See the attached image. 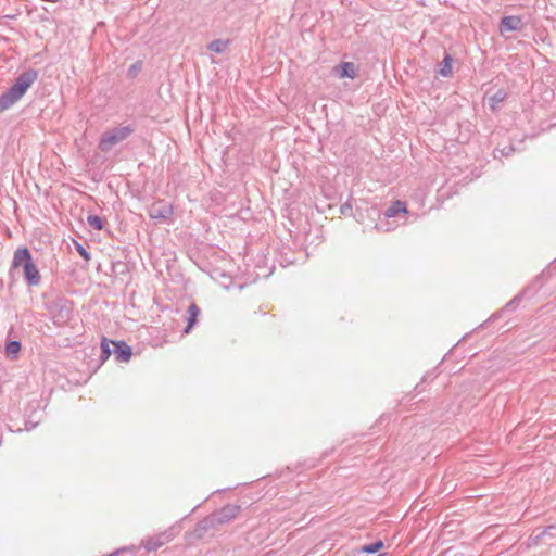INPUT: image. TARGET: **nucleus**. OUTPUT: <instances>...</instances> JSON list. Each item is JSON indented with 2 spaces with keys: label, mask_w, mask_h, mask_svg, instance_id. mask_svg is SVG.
Wrapping results in <instances>:
<instances>
[{
  "label": "nucleus",
  "mask_w": 556,
  "mask_h": 556,
  "mask_svg": "<svg viewBox=\"0 0 556 556\" xmlns=\"http://www.w3.org/2000/svg\"><path fill=\"white\" fill-rule=\"evenodd\" d=\"M13 268L22 267L24 271V277L28 286H38L40 283V274L33 262L31 254L27 248H18L14 252Z\"/></svg>",
  "instance_id": "f257e3e1"
},
{
  "label": "nucleus",
  "mask_w": 556,
  "mask_h": 556,
  "mask_svg": "<svg viewBox=\"0 0 556 556\" xmlns=\"http://www.w3.org/2000/svg\"><path fill=\"white\" fill-rule=\"evenodd\" d=\"M135 129L130 125L116 127L102 134L99 141V149L109 152L115 144L126 140Z\"/></svg>",
  "instance_id": "f03ea898"
},
{
  "label": "nucleus",
  "mask_w": 556,
  "mask_h": 556,
  "mask_svg": "<svg viewBox=\"0 0 556 556\" xmlns=\"http://www.w3.org/2000/svg\"><path fill=\"white\" fill-rule=\"evenodd\" d=\"M241 510V507L233 504H227L216 513L212 514L207 519L211 526L223 525L235 519Z\"/></svg>",
  "instance_id": "7ed1b4c3"
},
{
  "label": "nucleus",
  "mask_w": 556,
  "mask_h": 556,
  "mask_svg": "<svg viewBox=\"0 0 556 556\" xmlns=\"http://www.w3.org/2000/svg\"><path fill=\"white\" fill-rule=\"evenodd\" d=\"M38 77V73L35 70H28L23 72L15 79L14 84L10 87L13 92L21 99L27 89L35 83Z\"/></svg>",
  "instance_id": "20e7f679"
},
{
  "label": "nucleus",
  "mask_w": 556,
  "mask_h": 556,
  "mask_svg": "<svg viewBox=\"0 0 556 556\" xmlns=\"http://www.w3.org/2000/svg\"><path fill=\"white\" fill-rule=\"evenodd\" d=\"M38 77V73L35 70H28L23 72L15 79L14 84L10 87L13 92L21 99L27 89L35 83Z\"/></svg>",
  "instance_id": "39448f33"
},
{
  "label": "nucleus",
  "mask_w": 556,
  "mask_h": 556,
  "mask_svg": "<svg viewBox=\"0 0 556 556\" xmlns=\"http://www.w3.org/2000/svg\"><path fill=\"white\" fill-rule=\"evenodd\" d=\"M174 213L173 206L164 202L153 203L148 211L149 217L152 219L165 222L172 217Z\"/></svg>",
  "instance_id": "423d86ee"
},
{
  "label": "nucleus",
  "mask_w": 556,
  "mask_h": 556,
  "mask_svg": "<svg viewBox=\"0 0 556 556\" xmlns=\"http://www.w3.org/2000/svg\"><path fill=\"white\" fill-rule=\"evenodd\" d=\"M170 540H172L170 533L163 532L159 535L147 539L143 542V547L148 552H153V551L159 549L161 546H163L166 542H169Z\"/></svg>",
  "instance_id": "0eeeda50"
},
{
  "label": "nucleus",
  "mask_w": 556,
  "mask_h": 556,
  "mask_svg": "<svg viewBox=\"0 0 556 556\" xmlns=\"http://www.w3.org/2000/svg\"><path fill=\"white\" fill-rule=\"evenodd\" d=\"M115 358L118 362H128L131 357V348L124 341L113 342Z\"/></svg>",
  "instance_id": "6e6552de"
},
{
  "label": "nucleus",
  "mask_w": 556,
  "mask_h": 556,
  "mask_svg": "<svg viewBox=\"0 0 556 556\" xmlns=\"http://www.w3.org/2000/svg\"><path fill=\"white\" fill-rule=\"evenodd\" d=\"M522 26L521 18L519 16H504L501 20V30L502 31H515L519 30Z\"/></svg>",
  "instance_id": "1a4fd4ad"
},
{
  "label": "nucleus",
  "mask_w": 556,
  "mask_h": 556,
  "mask_svg": "<svg viewBox=\"0 0 556 556\" xmlns=\"http://www.w3.org/2000/svg\"><path fill=\"white\" fill-rule=\"evenodd\" d=\"M18 100L20 98L13 92L11 88H9L0 96V112L10 109Z\"/></svg>",
  "instance_id": "9d476101"
},
{
  "label": "nucleus",
  "mask_w": 556,
  "mask_h": 556,
  "mask_svg": "<svg viewBox=\"0 0 556 556\" xmlns=\"http://www.w3.org/2000/svg\"><path fill=\"white\" fill-rule=\"evenodd\" d=\"M200 308L198 307V305L195 303H191L188 307V324H187V327L185 329V332L188 333L191 328L197 324L198 321V317L200 315Z\"/></svg>",
  "instance_id": "9b49d317"
},
{
  "label": "nucleus",
  "mask_w": 556,
  "mask_h": 556,
  "mask_svg": "<svg viewBox=\"0 0 556 556\" xmlns=\"http://www.w3.org/2000/svg\"><path fill=\"white\" fill-rule=\"evenodd\" d=\"M406 205L404 202L396 200L394 201L390 207H388L384 212L386 218H392L399 215L400 213H406Z\"/></svg>",
  "instance_id": "f8f14e48"
},
{
  "label": "nucleus",
  "mask_w": 556,
  "mask_h": 556,
  "mask_svg": "<svg viewBox=\"0 0 556 556\" xmlns=\"http://www.w3.org/2000/svg\"><path fill=\"white\" fill-rule=\"evenodd\" d=\"M506 99V92L503 89H498L494 94L489 98V104L492 111H495L500 103Z\"/></svg>",
  "instance_id": "ddd939ff"
},
{
  "label": "nucleus",
  "mask_w": 556,
  "mask_h": 556,
  "mask_svg": "<svg viewBox=\"0 0 556 556\" xmlns=\"http://www.w3.org/2000/svg\"><path fill=\"white\" fill-rule=\"evenodd\" d=\"M229 46V40L215 39L210 42L208 50L215 53H223Z\"/></svg>",
  "instance_id": "4468645a"
},
{
  "label": "nucleus",
  "mask_w": 556,
  "mask_h": 556,
  "mask_svg": "<svg viewBox=\"0 0 556 556\" xmlns=\"http://www.w3.org/2000/svg\"><path fill=\"white\" fill-rule=\"evenodd\" d=\"M452 56L450 54H445L442 63H441V66H440V70H439V74L443 77H447L451 75L452 73Z\"/></svg>",
  "instance_id": "2eb2a0df"
},
{
  "label": "nucleus",
  "mask_w": 556,
  "mask_h": 556,
  "mask_svg": "<svg viewBox=\"0 0 556 556\" xmlns=\"http://www.w3.org/2000/svg\"><path fill=\"white\" fill-rule=\"evenodd\" d=\"M87 224L94 230H102L104 227V220L98 215H88Z\"/></svg>",
  "instance_id": "dca6fc26"
},
{
  "label": "nucleus",
  "mask_w": 556,
  "mask_h": 556,
  "mask_svg": "<svg viewBox=\"0 0 556 556\" xmlns=\"http://www.w3.org/2000/svg\"><path fill=\"white\" fill-rule=\"evenodd\" d=\"M114 341H109L106 338H103L102 341H101V356L100 358L102 361H105L110 357V355L112 354V350L110 348L111 344H113Z\"/></svg>",
  "instance_id": "f3484780"
},
{
  "label": "nucleus",
  "mask_w": 556,
  "mask_h": 556,
  "mask_svg": "<svg viewBox=\"0 0 556 556\" xmlns=\"http://www.w3.org/2000/svg\"><path fill=\"white\" fill-rule=\"evenodd\" d=\"M340 68H341V72H340L341 77H349V78L355 77L354 65L352 63H348V62L342 63Z\"/></svg>",
  "instance_id": "a211bd4d"
},
{
  "label": "nucleus",
  "mask_w": 556,
  "mask_h": 556,
  "mask_svg": "<svg viewBox=\"0 0 556 556\" xmlns=\"http://www.w3.org/2000/svg\"><path fill=\"white\" fill-rule=\"evenodd\" d=\"M21 350V343L20 341H9L5 345V353L7 355L15 356Z\"/></svg>",
  "instance_id": "6ab92c4d"
},
{
  "label": "nucleus",
  "mask_w": 556,
  "mask_h": 556,
  "mask_svg": "<svg viewBox=\"0 0 556 556\" xmlns=\"http://www.w3.org/2000/svg\"><path fill=\"white\" fill-rule=\"evenodd\" d=\"M515 151L514 147L513 146H507V147H504L502 149L500 148H496L494 150V157L495 159H501L503 156H508L510 155L513 152Z\"/></svg>",
  "instance_id": "aec40b11"
},
{
  "label": "nucleus",
  "mask_w": 556,
  "mask_h": 556,
  "mask_svg": "<svg viewBox=\"0 0 556 556\" xmlns=\"http://www.w3.org/2000/svg\"><path fill=\"white\" fill-rule=\"evenodd\" d=\"M382 546H383V543L381 541H377L375 543L365 545L363 547V552L368 553V554H374V553H377Z\"/></svg>",
  "instance_id": "412c9836"
},
{
  "label": "nucleus",
  "mask_w": 556,
  "mask_h": 556,
  "mask_svg": "<svg viewBox=\"0 0 556 556\" xmlns=\"http://www.w3.org/2000/svg\"><path fill=\"white\" fill-rule=\"evenodd\" d=\"M75 244L79 255L83 256L86 261H89L91 258L90 253L80 243L75 242Z\"/></svg>",
  "instance_id": "4be33fe9"
},
{
  "label": "nucleus",
  "mask_w": 556,
  "mask_h": 556,
  "mask_svg": "<svg viewBox=\"0 0 556 556\" xmlns=\"http://www.w3.org/2000/svg\"><path fill=\"white\" fill-rule=\"evenodd\" d=\"M141 70V62L134 63L128 70V76L136 77L139 71Z\"/></svg>",
  "instance_id": "5701e85b"
},
{
  "label": "nucleus",
  "mask_w": 556,
  "mask_h": 556,
  "mask_svg": "<svg viewBox=\"0 0 556 556\" xmlns=\"http://www.w3.org/2000/svg\"><path fill=\"white\" fill-rule=\"evenodd\" d=\"M351 210H352V206L348 202L344 203L343 205H341V208H340L342 214H348V212Z\"/></svg>",
  "instance_id": "b1692460"
},
{
  "label": "nucleus",
  "mask_w": 556,
  "mask_h": 556,
  "mask_svg": "<svg viewBox=\"0 0 556 556\" xmlns=\"http://www.w3.org/2000/svg\"><path fill=\"white\" fill-rule=\"evenodd\" d=\"M117 553H118V552H114V553H112V554H110V555H108V556H117Z\"/></svg>",
  "instance_id": "393cba45"
}]
</instances>
